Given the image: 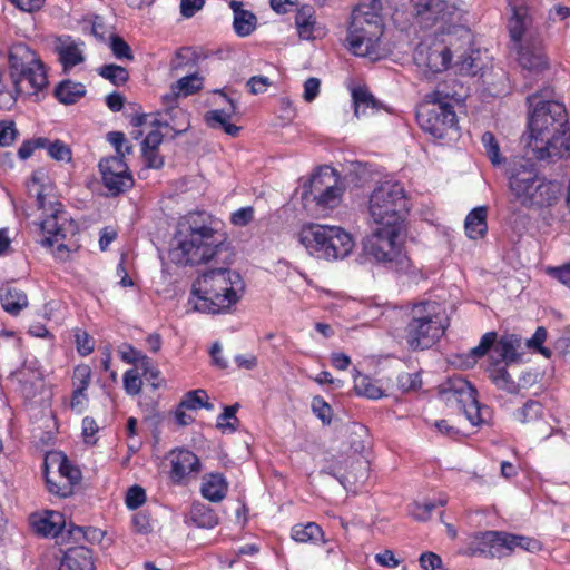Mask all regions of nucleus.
Here are the masks:
<instances>
[{
  "label": "nucleus",
  "mask_w": 570,
  "mask_h": 570,
  "mask_svg": "<svg viewBox=\"0 0 570 570\" xmlns=\"http://www.w3.org/2000/svg\"><path fill=\"white\" fill-rule=\"evenodd\" d=\"M552 90L544 88L528 96L527 101L533 107L528 127L529 147L539 160L563 158L570 151V132L568 114L563 104L540 98H550Z\"/></svg>",
  "instance_id": "obj_1"
},
{
  "label": "nucleus",
  "mask_w": 570,
  "mask_h": 570,
  "mask_svg": "<svg viewBox=\"0 0 570 570\" xmlns=\"http://www.w3.org/2000/svg\"><path fill=\"white\" fill-rule=\"evenodd\" d=\"M225 240L210 216L204 212L189 213L177 225L169 258L180 266L208 264L227 250Z\"/></svg>",
  "instance_id": "obj_2"
},
{
  "label": "nucleus",
  "mask_w": 570,
  "mask_h": 570,
  "mask_svg": "<svg viewBox=\"0 0 570 570\" xmlns=\"http://www.w3.org/2000/svg\"><path fill=\"white\" fill-rule=\"evenodd\" d=\"M43 176L41 170L35 171L27 184L29 194L36 196L37 206L45 214L43 219L38 224L42 235L39 243L42 247L48 248L57 245L52 252L53 257L66 262L70 258L71 253L80 248L78 242L73 239L79 234V226L65 209L62 203L49 202V208H47L46 186L41 184Z\"/></svg>",
  "instance_id": "obj_3"
},
{
  "label": "nucleus",
  "mask_w": 570,
  "mask_h": 570,
  "mask_svg": "<svg viewBox=\"0 0 570 570\" xmlns=\"http://www.w3.org/2000/svg\"><path fill=\"white\" fill-rule=\"evenodd\" d=\"M456 79L439 83L424 96L416 110L420 128L434 139H453L460 134L456 107H462L466 97Z\"/></svg>",
  "instance_id": "obj_4"
},
{
  "label": "nucleus",
  "mask_w": 570,
  "mask_h": 570,
  "mask_svg": "<svg viewBox=\"0 0 570 570\" xmlns=\"http://www.w3.org/2000/svg\"><path fill=\"white\" fill-rule=\"evenodd\" d=\"M245 284L240 274L226 266L208 268L191 284L188 303L194 311L205 314L227 313L240 299Z\"/></svg>",
  "instance_id": "obj_5"
},
{
  "label": "nucleus",
  "mask_w": 570,
  "mask_h": 570,
  "mask_svg": "<svg viewBox=\"0 0 570 570\" xmlns=\"http://www.w3.org/2000/svg\"><path fill=\"white\" fill-rule=\"evenodd\" d=\"M382 11L381 0H370L353 9L345 46L354 56L370 58L373 61L386 56L383 46L385 23Z\"/></svg>",
  "instance_id": "obj_6"
},
{
  "label": "nucleus",
  "mask_w": 570,
  "mask_h": 570,
  "mask_svg": "<svg viewBox=\"0 0 570 570\" xmlns=\"http://www.w3.org/2000/svg\"><path fill=\"white\" fill-rule=\"evenodd\" d=\"M508 179L513 200L528 209L551 207L562 195V185L540 175L534 164H513Z\"/></svg>",
  "instance_id": "obj_7"
},
{
  "label": "nucleus",
  "mask_w": 570,
  "mask_h": 570,
  "mask_svg": "<svg viewBox=\"0 0 570 570\" xmlns=\"http://www.w3.org/2000/svg\"><path fill=\"white\" fill-rule=\"evenodd\" d=\"M448 326L442 306L434 301H422L413 304L407 313L403 337L411 351H424L440 341Z\"/></svg>",
  "instance_id": "obj_8"
},
{
  "label": "nucleus",
  "mask_w": 570,
  "mask_h": 570,
  "mask_svg": "<svg viewBox=\"0 0 570 570\" xmlns=\"http://www.w3.org/2000/svg\"><path fill=\"white\" fill-rule=\"evenodd\" d=\"M403 227L376 225V228L363 243L366 256L387 268L415 278L420 271L404 250L403 243L399 240Z\"/></svg>",
  "instance_id": "obj_9"
},
{
  "label": "nucleus",
  "mask_w": 570,
  "mask_h": 570,
  "mask_svg": "<svg viewBox=\"0 0 570 570\" xmlns=\"http://www.w3.org/2000/svg\"><path fill=\"white\" fill-rule=\"evenodd\" d=\"M297 238L308 254L317 259H343L354 247L352 235L343 227L335 225L304 224Z\"/></svg>",
  "instance_id": "obj_10"
},
{
  "label": "nucleus",
  "mask_w": 570,
  "mask_h": 570,
  "mask_svg": "<svg viewBox=\"0 0 570 570\" xmlns=\"http://www.w3.org/2000/svg\"><path fill=\"white\" fill-rule=\"evenodd\" d=\"M410 200L399 181H384L370 195L368 213L375 225L404 227Z\"/></svg>",
  "instance_id": "obj_11"
},
{
  "label": "nucleus",
  "mask_w": 570,
  "mask_h": 570,
  "mask_svg": "<svg viewBox=\"0 0 570 570\" xmlns=\"http://www.w3.org/2000/svg\"><path fill=\"white\" fill-rule=\"evenodd\" d=\"M517 548L528 552H539L542 543L531 537L513 534L505 531H484L475 534L468 544L465 554L470 557L503 558Z\"/></svg>",
  "instance_id": "obj_12"
},
{
  "label": "nucleus",
  "mask_w": 570,
  "mask_h": 570,
  "mask_svg": "<svg viewBox=\"0 0 570 570\" xmlns=\"http://www.w3.org/2000/svg\"><path fill=\"white\" fill-rule=\"evenodd\" d=\"M440 397L448 405H455L473 426L485 423L483 407L478 401L476 389L464 377L453 375L439 387Z\"/></svg>",
  "instance_id": "obj_13"
},
{
  "label": "nucleus",
  "mask_w": 570,
  "mask_h": 570,
  "mask_svg": "<svg viewBox=\"0 0 570 570\" xmlns=\"http://www.w3.org/2000/svg\"><path fill=\"white\" fill-rule=\"evenodd\" d=\"M519 345L520 340L515 335H503L498 340L497 332H487L482 335L479 344L469 352L465 364L473 366L479 358L492 350L491 362L510 365L520 360V354L517 352Z\"/></svg>",
  "instance_id": "obj_14"
},
{
  "label": "nucleus",
  "mask_w": 570,
  "mask_h": 570,
  "mask_svg": "<svg viewBox=\"0 0 570 570\" xmlns=\"http://www.w3.org/2000/svg\"><path fill=\"white\" fill-rule=\"evenodd\" d=\"M338 183L340 176L333 169L315 173L309 179L308 189L303 193V199L313 200L322 209L335 208L343 194Z\"/></svg>",
  "instance_id": "obj_15"
},
{
  "label": "nucleus",
  "mask_w": 570,
  "mask_h": 570,
  "mask_svg": "<svg viewBox=\"0 0 570 570\" xmlns=\"http://www.w3.org/2000/svg\"><path fill=\"white\" fill-rule=\"evenodd\" d=\"M102 184L111 196H118L134 186V178L125 159L119 156H109L100 159L98 164Z\"/></svg>",
  "instance_id": "obj_16"
},
{
  "label": "nucleus",
  "mask_w": 570,
  "mask_h": 570,
  "mask_svg": "<svg viewBox=\"0 0 570 570\" xmlns=\"http://www.w3.org/2000/svg\"><path fill=\"white\" fill-rule=\"evenodd\" d=\"M414 61L432 73H439L450 68L452 61V50L442 40L433 39L430 42H420L414 50Z\"/></svg>",
  "instance_id": "obj_17"
},
{
  "label": "nucleus",
  "mask_w": 570,
  "mask_h": 570,
  "mask_svg": "<svg viewBox=\"0 0 570 570\" xmlns=\"http://www.w3.org/2000/svg\"><path fill=\"white\" fill-rule=\"evenodd\" d=\"M413 16L423 28L449 21L456 12L454 0H410Z\"/></svg>",
  "instance_id": "obj_18"
},
{
  "label": "nucleus",
  "mask_w": 570,
  "mask_h": 570,
  "mask_svg": "<svg viewBox=\"0 0 570 570\" xmlns=\"http://www.w3.org/2000/svg\"><path fill=\"white\" fill-rule=\"evenodd\" d=\"M200 470L198 456L186 449H178L170 452L169 478L175 484H180L191 473Z\"/></svg>",
  "instance_id": "obj_19"
},
{
  "label": "nucleus",
  "mask_w": 570,
  "mask_h": 570,
  "mask_svg": "<svg viewBox=\"0 0 570 570\" xmlns=\"http://www.w3.org/2000/svg\"><path fill=\"white\" fill-rule=\"evenodd\" d=\"M40 56L26 43L13 45L9 50V76L12 85L19 86V76L32 67Z\"/></svg>",
  "instance_id": "obj_20"
},
{
  "label": "nucleus",
  "mask_w": 570,
  "mask_h": 570,
  "mask_svg": "<svg viewBox=\"0 0 570 570\" xmlns=\"http://www.w3.org/2000/svg\"><path fill=\"white\" fill-rule=\"evenodd\" d=\"M219 94L227 101V107L207 111L205 114V121L210 128H220L226 135L237 137L242 128L229 121L232 116L236 112V105L226 94L222 91H219Z\"/></svg>",
  "instance_id": "obj_21"
},
{
  "label": "nucleus",
  "mask_w": 570,
  "mask_h": 570,
  "mask_svg": "<svg viewBox=\"0 0 570 570\" xmlns=\"http://www.w3.org/2000/svg\"><path fill=\"white\" fill-rule=\"evenodd\" d=\"M58 570H96L94 551L85 546H75L66 549Z\"/></svg>",
  "instance_id": "obj_22"
},
{
  "label": "nucleus",
  "mask_w": 570,
  "mask_h": 570,
  "mask_svg": "<svg viewBox=\"0 0 570 570\" xmlns=\"http://www.w3.org/2000/svg\"><path fill=\"white\" fill-rule=\"evenodd\" d=\"M65 515L58 511L45 510L30 515V524L43 538L58 537L65 527Z\"/></svg>",
  "instance_id": "obj_23"
},
{
  "label": "nucleus",
  "mask_w": 570,
  "mask_h": 570,
  "mask_svg": "<svg viewBox=\"0 0 570 570\" xmlns=\"http://www.w3.org/2000/svg\"><path fill=\"white\" fill-rule=\"evenodd\" d=\"M207 55L202 48L197 47H180L176 50L174 57L170 60L169 68L173 72L198 71L200 61H204Z\"/></svg>",
  "instance_id": "obj_24"
},
{
  "label": "nucleus",
  "mask_w": 570,
  "mask_h": 570,
  "mask_svg": "<svg viewBox=\"0 0 570 570\" xmlns=\"http://www.w3.org/2000/svg\"><path fill=\"white\" fill-rule=\"evenodd\" d=\"M83 42H76L70 36H62L58 38L56 45V52L58 53L59 62L65 72L85 61L83 52L80 48Z\"/></svg>",
  "instance_id": "obj_25"
},
{
  "label": "nucleus",
  "mask_w": 570,
  "mask_h": 570,
  "mask_svg": "<svg viewBox=\"0 0 570 570\" xmlns=\"http://www.w3.org/2000/svg\"><path fill=\"white\" fill-rule=\"evenodd\" d=\"M228 491V482L223 473H207L203 476L200 492L210 502L223 501Z\"/></svg>",
  "instance_id": "obj_26"
},
{
  "label": "nucleus",
  "mask_w": 570,
  "mask_h": 570,
  "mask_svg": "<svg viewBox=\"0 0 570 570\" xmlns=\"http://www.w3.org/2000/svg\"><path fill=\"white\" fill-rule=\"evenodd\" d=\"M0 302L2 308L12 316L19 315L29 304L27 294L10 284L0 288Z\"/></svg>",
  "instance_id": "obj_27"
},
{
  "label": "nucleus",
  "mask_w": 570,
  "mask_h": 570,
  "mask_svg": "<svg viewBox=\"0 0 570 570\" xmlns=\"http://www.w3.org/2000/svg\"><path fill=\"white\" fill-rule=\"evenodd\" d=\"M464 230L468 238L476 240L483 238L488 233V207L479 206L473 208L465 217Z\"/></svg>",
  "instance_id": "obj_28"
},
{
  "label": "nucleus",
  "mask_w": 570,
  "mask_h": 570,
  "mask_svg": "<svg viewBox=\"0 0 570 570\" xmlns=\"http://www.w3.org/2000/svg\"><path fill=\"white\" fill-rule=\"evenodd\" d=\"M530 23L529 10L525 6H513L508 30L513 47L522 45L524 33Z\"/></svg>",
  "instance_id": "obj_29"
},
{
  "label": "nucleus",
  "mask_w": 570,
  "mask_h": 570,
  "mask_svg": "<svg viewBox=\"0 0 570 570\" xmlns=\"http://www.w3.org/2000/svg\"><path fill=\"white\" fill-rule=\"evenodd\" d=\"M87 94L82 82L71 79L61 80L53 90L55 98L62 105H75Z\"/></svg>",
  "instance_id": "obj_30"
},
{
  "label": "nucleus",
  "mask_w": 570,
  "mask_h": 570,
  "mask_svg": "<svg viewBox=\"0 0 570 570\" xmlns=\"http://www.w3.org/2000/svg\"><path fill=\"white\" fill-rule=\"evenodd\" d=\"M27 82V88L31 94H38L48 85L47 70L41 58L35 61L31 68L26 70L23 75L19 76V87Z\"/></svg>",
  "instance_id": "obj_31"
},
{
  "label": "nucleus",
  "mask_w": 570,
  "mask_h": 570,
  "mask_svg": "<svg viewBox=\"0 0 570 570\" xmlns=\"http://www.w3.org/2000/svg\"><path fill=\"white\" fill-rule=\"evenodd\" d=\"M513 48L518 53V62L523 69L538 72L548 68L547 57L541 51L523 43Z\"/></svg>",
  "instance_id": "obj_32"
},
{
  "label": "nucleus",
  "mask_w": 570,
  "mask_h": 570,
  "mask_svg": "<svg viewBox=\"0 0 570 570\" xmlns=\"http://www.w3.org/2000/svg\"><path fill=\"white\" fill-rule=\"evenodd\" d=\"M508 366L501 364V362H491L488 367L489 376L498 389L510 394H518L520 392V384L511 377L507 370Z\"/></svg>",
  "instance_id": "obj_33"
},
{
  "label": "nucleus",
  "mask_w": 570,
  "mask_h": 570,
  "mask_svg": "<svg viewBox=\"0 0 570 570\" xmlns=\"http://www.w3.org/2000/svg\"><path fill=\"white\" fill-rule=\"evenodd\" d=\"M180 94L177 89H171V92L165 94L161 97L163 104L166 107L165 116H171L175 118H181L184 121L180 127L173 125L174 136L186 132L190 126L188 114L177 106L178 96Z\"/></svg>",
  "instance_id": "obj_34"
},
{
  "label": "nucleus",
  "mask_w": 570,
  "mask_h": 570,
  "mask_svg": "<svg viewBox=\"0 0 570 570\" xmlns=\"http://www.w3.org/2000/svg\"><path fill=\"white\" fill-rule=\"evenodd\" d=\"M43 476L49 493L58 498H68L73 493L76 484L61 475H56L55 472H50L47 461L43 464Z\"/></svg>",
  "instance_id": "obj_35"
},
{
  "label": "nucleus",
  "mask_w": 570,
  "mask_h": 570,
  "mask_svg": "<svg viewBox=\"0 0 570 570\" xmlns=\"http://www.w3.org/2000/svg\"><path fill=\"white\" fill-rule=\"evenodd\" d=\"M295 24L301 39L312 40L315 38V11L312 6H302L295 16Z\"/></svg>",
  "instance_id": "obj_36"
},
{
  "label": "nucleus",
  "mask_w": 570,
  "mask_h": 570,
  "mask_svg": "<svg viewBox=\"0 0 570 570\" xmlns=\"http://www.w3.org/2000/svg\"><path fill=\"white\" fill-rule=\"evenodd\" d=\"M291 538L299 543H314L324 542V532L322 528L315 522H307L306 524H295L291 529Z\"/></svg>",
  "instance_id": "obj_37"
},
{
  "label": "nucleus",
  "mask_w": 570,
  "mask_h": 570,
  "mask_svg": "<svg viewBox=\"0 0 570 570\" xmlns=\"http://www.w3.org/2000/svg\"><path fill=\"white\" fill-rule=\"evenodd\" d=\"M352 98L354 105V114L357 117L360 116V114L365 115L367 109H371L372 111L380 110V101L365 86H358L353 88Z\"/></svg>",
  "instance_id": "obj_38"
},
{
  "label": "nucleus",
  "mask_w": 570,
  "mask_h": 570,
  "mask_svg": "<svg viewBox=\"0 0 570 570\" xmlns=\"http://www.w3.org/2000/svg\"><path fill=\"white\" fill-rule=\"evenodd\" d=\"M190 518L197 527L205 529L215 528L219 521L215 510L203 503L193 504Z\"/></svg>",
  "instance_id": "obj_39"
},
{
  "label": "nucleus",
  "mask_w": 570,
  "mask_h": 570,
  "mask_svg": "<svg viewBox=\"0 0 570 570\" xmlns=\"http://www.w3.org/2000/svg\"><path fill=\"white\" fill-rule=\"evenodd\" d=\"M354 390L357 395L371 400H379L384 395L383 390L372 377L360 373L354 376Z\"/></svg>",
  "instance_id": "obj_40"
},
{
  "label": "nucleus",
  "mask_w": 570,
  "mask_h": 570,
  "mask_svg": "<svg viewBox=\"0 0 570 570\" xmlns=\"http://www.w3.org/2000/svg\"><path fill=\"white\" fill-rule=\"evenodd\" d=\"M543 405L537 400H528L521 407L513 412V419L527 424L542 417Z\"/></svg>",
  "instance_id": "obj_41"
},
{
  "label": "nucleus",
  "mask_w": 570,
  "mask_h": 570,
  "mask_svg": "<svg viewBox=\"0 0 570 570\" xmlns=\"http://www.w3.org/2000/svg\"><path fill=\"white\" fill-rule=\"evenodd\" d=\"M203 86L204 78L199 75L198 71H193L178 79L177 82L171 86V89H177L179 94L188 97L200 91Z\"/></svg>",
  "instance_id": "obj_42"
},
{
  "label": "nucleus",
  "mask_w": 570,
  "mask_h": 570,
  "mask_svg": "<svg viewBox=\"0 0 570 570\" xmlns=\"http://www.w3.org/2000/svg\"><path fill=\"white\" fill-rule=\"evenodd\" d=\"M97 73L117 87L124 86L129 80L128 70L125 67L115 63L100 66L97 69Z\"/></svg>",
  "instance_id": "obj_43"
},
{
  "label": "nucleus",
  "mask_w": 570,
  "mask_h": 570,
  "mask_svg": "<svg viewBox=\"0 0 570 570\" xmlns=\"http://www.w3.org/2000/svg\"><path fill=\"white\" fill-rule=\"evenodd\" d=\"M179 404L189 411H196L199 409H213V404L208 402V394L203 389L189 391L184 394Z\"/></svg>",
  "instance_id": "obj_44"
},
{
  "label": "nucleus",
  "mask_w": 570,
  "mask_h": 570,
  "mask_svg": "<svg viewBox=\"0 0 570 570\" xmlns=\"http://www.w3.org/2000/svg\"><path fill=\"white\" fill-rule=\"evenodd\" d=\"M256 16L249 11H240L234 17L233 27L238 37H247L256 29Z\"/></svg>",
  "instance_id": "obj_45"
},
{
  "label": "nucleus",
  "mask_w": 570,
  "mask_h": 570,
  "mask_svg": "<svg viewBox=\"0 0 570 570\" xmlns=\"http://www.w3.org/2000/svg\"><path fill=\"white\" fill-rule=\"evenodd\" d=\"M481 142L493 166H500L505 161V158L501 156L499 142L491 131H485L482 135Z\"/></svg>",
  "instance_id": "obj_46"
},
{
  "label": "nucleus",
  "mask_w": 570,
  "mask_h": 570,
  "mask_svg": "<svg viewBox=\"0 0 570 570\" xmlns=\"http://www.w3.org/2000/svg\"><path fill=\"white\" fill-rule=\"evenodd\" d=\"M91 377L92 371L88 364L81 363L76 365L71 376L72 390L88 391Z\"/></svg>",
  "instance_id": "obj_47"
},
{
  "label": "nucleus",
  "mask_w": 570,
  "mask_h": 570,
  "mask_svg": "<svg viewBox=\"0 0 570 570\" xmlns=\"http://www.w3.org/2000/svg\"><path fill=\"white\" fill-rule=\"evenodd\" d=\"M312 412L321 420L324 425H330L333 419V409L321 395H316L312 399L311 403Z\"/></svg>",
  "instance_id": "obj_48"
},
{
  "label": "nucleus",
  "mask_w": 570,
  "mask_h": 570,
  "mask_svg": "<svg viewBox=\"0 0 570 570\" xmlns=\"http://www.w3.org/2000/svg\"><path fill=\"white\" fill-rule=\"evenodd\" d=\"M57 461L58 470L55 472L56 475H61L63 479H67L75 484H78L81 480L80 470L73 464H71L68 458L63 454H60Z\"/></svg>",
  "instance_id": "obj_49"
},
{
  "label": "nucleus",
  "mask_w": 570,
  "mask_h": 570,
  "mask_svg": "<svg viewBox=\"0 0 570 570\" xmlns=\"http://www.w3.org/2000/svg\"><path fill=\"white\" fill-rule=\"evenodd\" d=\"M43 149H47L48 155L57 161L69 163L72 159L71 149L60 139H56L55 141L48 139V145Z\"/></svg>",
  "instance_id": "obj_50"
},
{
  "label": "nucleus",
  "mask_w": 570,
  "mask_h": 570,
  "mask_svg": "<svg viewBox=\"0 0 570 570\" xmlns=\"http://www.w3.org/2000/svg\"><path fill=\"white\" fill-rule=\"evenodd\" d=\"M445 499L426 500L422 503H415L412 510V515L419 521H426L430 519L432 512L440 507L445 505Z\"/></svg>",
  "instance_id": "obj_51"
},
{
  "label": "nucleus",
  "mask_w": 570,
  "mask_h": 570,
  "mask_svg": "<svg viewBox=\"0 0 570 570\" xmlns=\"http://www.w3.org/2000/svg\"><path fill=\"white\" fill-rule=\"evenodd\" d=\"M238 407L239 405L237 403L234 405L225 406L224 412L217 419V426L222 430H229L230 432H235L239 423L238 419L236 417Z\"/></svg>",
  "instance_id": "obj_52"
},
{
  "label": "nucleus",
  "mask_w": 570,
  "mask_h": 570,
  "mask_svg": "<svg viewBox=\"0 0 570 570\" xmlns=\"http://www.w3.org/2000/svg\"><path fill=\"white\" fill-rule=\"evenodd\" d=\"M110 49L117 59H126L129 61L134 60V53L130 46L118 35L110 37Z\"/></svg>",
  "instance_id": "obj_53"
},
{
  "label": "nucleus",
  "mask_w": 570,
  "mask_h": 570,
  "mask_svg": "<svg viewBox=\"0 0 570 570\" xmlns=\"http://www.w3.org/2000/svg\"><path fill=\"white\" fill-rule=\"evenodd\" d=\"M48 145V138L38 137L24 140L18 149V157L26 160L32 156L35 150L42 149Z\"/></svg>",
  "instance_id": "obj_54"
},
{
  "label": "nucleus",
  "mask_w": 570,
  "mask_h": 570,
  "mask_svg": "<svg viewBox=\"0 0 570 570\" xmlns=\"http://www.w3.org/2000/svg\"><path fill=\"white\" fill-rule=\"evenodd\" d=\"M142 380L136 368L127 370L124 374V389L129 395H137L141 392Z\"/></svg>",
  "instance_id": "obj_55"
},
{
  "label": "nucleus",
  "mask_w": 570,
  "mask_h": 570,
  "mask_svg": "<svg viewBox=\"0 0 570 570\" xmlns=\"http://www.w3.org/2000/svg\"><path fill=\"white\" fill-rule=\"evenodd\" d=\"M145 489L140 485H132L127 490L125 502L129 510H136L146 502Z\"/></svg>",
  "instance_id": "obj_56"
},
{
  "label": "nucleus",
  "mask_w": 570,
  "mask_h": 570,
  "mask_svg": "<svg viewBox=\"0 0 570 570\" xmlns=\"http://www.w3.org/2000/svg\"><path fill=\"white\" fill-rule=\"evenodd\" d=\"M73 537L81 535L89 543H100L105 537V532L94 527H75L70 530Z\"/></svg>",
  "instance_id": "obj_57"
},
{
  "label": "nucleus",
  "mask_w": 570,
  "mask_h": 570,
  "mask_svg": "<svg viewBox=\"0 0 570 570\" xmlns=\"http://www.w3.org/2000/svg\"><path fill=\"white\" fill-rule=\"evenodd\" d=\"M17 129L13 121H0V146L8 147L10 146L16 137Z\"/></svg>",
  "instance_id": "obj_58"
},
{
  "label": "nucleus",
  "mask_w": 570,
  "mask_h": 570,
  "mask_svg": "<svg viewBox=\"0 0 570 570\" xmlns=\"http://www.w3.org/2000/svg\"><path fill=\"white\" fill-rule=\"evenodd\" d=\"M77 351L81 356L91 354L95 350L92 337L85 331L76 334Z\"/></svg>",
  "instance_id": "obj_59"
},
{
  "label": "nucleus",
  "mask_w": 570,
  "mask_h": 570,
  "mask_svg": "<svg viewBox=\"0 0 570 570\" xmlns=\"http://www.w3.org/2000/svg\"><path fill=\"white\" fill-rule=\"evenodd\" d=\"M22 91V87L14 85H12L11 90L0 91V109L10 110L16 105L18 96Z\"/></svg>",
  "instance_id": "obj_60"
},
{
  "label": "nucleus",
  "mask_w": 570,
  "mask_h": 570,
  "mask_svg": "<svg viewBox=\"0 0 570 570\" xmlns=\"http://www.w3.org/2000/svg\"><path fill=\"white\" fill-rule=\"evenodd\" d=\"M547 274L570 288V263L547 267Z\"/></svg>",
  "instance_id": "obj_61"
},
{
  "label": "nucleus",
  "mask_w": 570,
  "mask_h": 570,
  "mask_svg": "<svg viewBox=\"0 0 570 570\" xmlns=\"http://www.w3.org/2000/svg\"><path fill=\"white\" fill-rule=\"evenodd\" d=\"M397 384L404 392L415 391L421 386V379L417 373H403L397 376Z\"/></svg>",
  "instance_id": "obj_62"
},
{
  "label": "nucleus",
  "mask_w": 570,
  "mask_h": 570,
  "mask_svg": "<svg viewBox=\"0 0 570 570\" xmlns=\"http://www.w3.org/2000/svg\"><path fill=\"white\" fill-rule=\"evenodd\" d=\"M89 403L87 391L72 390L70 397V409L77 413H82Z\"/></svg>",
  "instance_id": "obj_63"
},
{
  "label": "nucleus",
  "mask_w": 570,
  "mask_h": 570,
  "mask_svg": "<svg viewBox=\"0 0 570 570\" xmlns=\"http://www.w3.org/2000/svg\"><path fill=\"white\" fill-rule=\"evenodd\" d=\"M141 156L147 168L160 169L164 166L159 149H141Z\"/></svg>",
  "instance_id": "obj_64"
}]
</instances>
